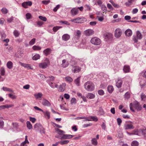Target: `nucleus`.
<instances>
[{"mask_svg": "<svg viewBox=\"0 0 146 146\" xmlns=\"http://www.w3.org/2000/svg\"><path fill=\"white\" fill-rule=\"evenodd\" d=\"M49 85L53 88H57L58 86V85L56 84L55 83H53L52 82H50V81H48V82Z\"/></svg>", "mask_w": 146, "mask_h": 146, "instance_id": "obj_18", "label": "nucleus"}, {"mask_svg": "<svg viewBox=\"0 0 146 146\" xmlns=\"http://www.w3.org/2000/svg\"><path fill=\"white\" fill-rule=\"evenodd\" d=\"M1 74L2 76H4L5 75V70L3 67H2L0 69Z\"/></svg>", "mask_w": 146, "mask_h": 146, "instance_id": "obj_51", "label": "nucleus"}, {"mask_svg": "<svg viewBox=\"0 0 146 146\" xmlns=\"http://www.w3.org/2000/svg\"><path fill=\"white\" fill-rule=\"evenodd\" d=\"M80 17H78L74 19H72L71 21L75 23H79V20Z\"/></svg>", "mask_w": 146, "mask_h": 146, "instance_id": "obj_36", "label": "nucleus"}, {"mask_svg": "<svg viewBox=\"0 0 146 146\" xmlns=\"http://www.w3.org/2000/svg\"><path fill=\"white\" fill-rule=\"evenodd\" d=\"M124 127L125 129H133L134 128V127L131 124H125Z\"/></svg>", "mask_w": 146, "mask_h": 146, "instance_id": "obj_14", "label": "nucleus"}, {"mask_svg": "<svg viewBox=\"0 0 146 146\" xmlns=\"http://www.w3.org/2000/svg\"><path fill=\"white\" fill-rule=\"evenodd\" d=\"M92 144L94 145H96L98 144V142L96 139L95 138H93L91 140Z\"/></svg>", "mask_w": 146, "mask_h": 146, "instance_id": "obj_38", "label": "nucleus"}, {"mask_svg": "<svg viewBox=\"0 0 146 146\" xmlns=\"http://www.w3.org/2000/svg\"><path fill=\"white\" fill-rule=\"evenodd\" d=\"M90 118L92 119L93 121H98V119L96 116H91Z\"/></svg>", "mask_w": 146, "mask_h": 146, "instance_id": "obj_61", "label": "nucleus"}, {"mask_svg": "<svg viewBox=\"0 0 146 146\" xmlns=\"http://www.w3.org/2000/svg\"><path fill=\"white\" fill-rule=\"evenodd\" d=\"M74 136V135L69 134H63L60 138L61 140L70 139Z\"/></svg>", "mask_w": 146, "mask_h": 146, "instance_id": "obj_8", "label": "nucleus"}, {"mask_svg": "<svg viewBox=\"0 0 146 146\" xmlns=\"http://www.w3.org/2000/svg\"><path fill=\"white\" fill-rule=\"evenodd\" d=\"M80 77H78L74 81L75 83L77 86L80 85Z\"/></svg>", "mask_w": 146, "mask_h": 146, "instance_id": "obj_39", "label": "nucleus"}, {"mask_svg": "<svg viewBox=\"0 0 146 146\" xmlns=\"http://www.w3.org/2000/svg\"><path fill=\"white\" fill-rule=\"evenodd\" d=\"M117 121L118 125H120L122 122V120L120 118H118L117 119Z\"/></svg>", "mask_w": 146, "mask_h": 146, "instance_id": "obj_63", "label": "nucleus"}, {"mask_svg": "<svg viewBox=\"0 0 146 146\" xmlns=\"http://www.w3.org/2000/svg\"><path fill=\"white\" fill-rule=\"evenodd\" d=\"M70 38L69 35L67 34L64 35L62 36V39L63 40L65 41L68 40Z\"/></svg>", "mask_w": 146, "mask_h": 146, "instance_id": "obj_26", "label": "nucleus"}, {"mask_svg": "<svg viewBox=\"0 0 146 146\" xmlns=\"http://www.w3.org/2000/svg\"><path fill=\"white\" fill-rule=\"evenodd\" d=\"M91 42L95 45H100L101 43V40L99 38L95 37L92 38L90 40Z\"/></svg>", "mask_w": 146, "mask_h": 146, "instance_id": "obj_3", "label": "nucleus"}, {"mask_svg": "<svg viewBox=\"0 0 146 146\" xmlns=\"http://www.w3.org/2000/svg\"><path fill=\"white\" fill-rule=\"evenodd\" d=\"M11 106L8 105H1L0 106V111L3 110H4L6 108L8 109L11 107Z\"/></svg>", "mask_w": 146, "mask_h": 146, "instance_id": "obj_28", "label": "nucleus"}, {"mask_svg": "<svg viewBox=\"0 0 146 146\" xmlns=\"http://www.w3.org/2000/svg\"><path fill=\"white\" fill-rule=\"evenodd\" d=\"M87 21L86 19L84 18H80L79 20V23H82L86 21Z\"/></svg>", "mask_w": 146, "mask_h": 146, "instance_id": "obj_44", "label": "nucleus"}, {"mask_svg": "<svg viewBox=\"0 0 146 146\" xmlns=\"http://www.w3.org/2000/svg\"><path fill=\"white\" fill-rule=\"evenodd\" d=\"M32 59L34 60H36L40 58V56L38 54H33L32 55Z\"/></svg>", "mask_w": 146, "mask_h": 146, "instance_id": "obj_20", "label": "nucleus"}, {"mask_svg": "<svg viewBox=\"0 0 146 146\" xmlns=\"http://www.w3.org/2000/svg\"><path fill=\"white\" fill-rule=\"evenodd\" d=\"M112 38L113 35L111 33H107L104 35V38L105 40L107 42L111 40Z\"/></svg>", "mask_w": 146, "mask_h": 146, "instance_id": "obj_4", "label": "nucleus"}, {"mask_svg": "<svg viewBox=\"0 0 146 146\" xmlns=\"http://www.w3.org/2000/svg\"><path fill=\"white\" fill-rule=\"evenodd\" d=\"M142 76L143 77L146 78V71H143L142 72Z\"/></svg>", "mask_w": 146, "mask_h": 146, "instance_id": "obj_64", "label": "nucleus"}, {"mask_svg": "<svg viewBox=\"0 0 146 146\" xmlns=\"http://www.w3.org/2000/svg\"><path fill=\"white\" fill-rule=\"evenodd\" d=\"M40 133L44 134L45 133V129L42 127H41L40 129Z\"/></svg>", "mask_w": 146, "mask_h": 146, "instance_id": "obj_58", "label": "nucleus"}, {"mask_svg": "<svg viewBox=\"0 0 146 146\" xmlns=\"http://www.w3.org/2000/svg\"><path fill=\"white\" fill-rule=\"evenodd\" d=\"M81 68L78 66H73L72 68V70L73 72L74 73L79 72L81 70Z\"/></svg>", "mask_w": 146, "mask_h": 146, "instance_id": "obj_11", "label": "nucleus"}, {"mask_svg": "<svg viewBox=\"0 0 146 146\" xmlns=\"http://www.w3.org/2000/svg\"><path fill=\"white\" fill-rule=\"evenodd\" d=\"M36 39L33 38L29 42V44L30 45H33L34 44L35 42Z\"/></svg>", "mask_w": 146, "mask_h": 146, "instance_id": "obj_52", "label": "nucleus"}, {"mask_svg": "<svg viewBox=\"0 0 146 146\" xmlns=\"http://www.w3.org/2000/svg\"><path fill=\"white\" fill-rule=\"evenodd\" d=\"M65 80L66 81L68 82H71L73 81L72 78L70 76L66 77L65 78Z\"/></svg>", "mask_w": 146, "mask_h": 146, "instance_id": "obj_41", "label": "nucleus"}, {"mask_svg": "<svg viewBox=\"0 0 146 146\" xmlns=\"http://www.w3.org/2000/svg\"><path fill=\"white\" fill-rule=\"evenodd\" d=\"M33 49L34 50H40L41 49V47L39 46L34 45L33 47Z\"/></svg>", "mask_w": 146, "mask_h": 146, "instance_id": "obj_35", "label": "nucleus"}, {"mask_svg": "<svg viewBox=\"0 0 146 146\" xmlns=\"http://www.w3.org/2000/svg\"><path fill=\"white\" fill-rule=\"evenodd\" d=\"M12 125L13 127L15 128H17L19 127V124L17 122L13 123Z\"/></svg>", "mask_w": 146, "mask_h": 146, "instance_id": "obj_55", "label": "nucleus"}, {"mask_svg": "<svg viewBox=\"0 0 146 146\" xmlns=\"http://www.w3.org/2000/svg\"><path fill=\"white\" fill-rule=\"evenodd\" d=\"M38 17L39 19H40V20L44 21H46L47 20V19L45 17H43L41 16H39Z\"/></svg>", "mask_w": 146, "mask_h": 146, "instance_id": "obj_54", "label": "nucleus"}, {"mask_svg": "<svg viewBox=\"0 0 146 146\" xmlns=\"http://www.w3.org/2000/svg\"><path fill=\"white\" fill-rule=\"evenodd\" d=\"M59 142L60 143L61 145H63L68 143L69 142V141L68 140H65L63 141H61Z\"/></svg>", "mask_w": 146, "mask_h": 146, "instance_id": "obj_37", "label": "nucleus"}, {"mask_svg": "<svg viewBox=\"0 0 146 146\" xmlns=\"http://www.w3.org/2000/svg\"><path fill=\"white\" fill-rule=\"evenodd\" d=\"M110 2L112 4V5L114 6V7L118 8L119 7V6L117 4L115 3L113 1L111 0L110 1Z\"/></svg>", "mask_w": 146, "mask_h": 146, "instance_id": "obj_42", "label": "nucleus"}, {"mask_svg": "<svg viewBox=\"0 0 146 146\" xmlns=\"http://www.w3.org/2000/svg\"><path fill=\"white\" fill-rule=\"evenodd\" d=\"M44 115L46 117L47 119H49L50 118V112L48 111H46L45 112H44Z\"/></svg>", "mask_w": 146, "mask_h": 146, "instance_id": "obj_43", "label": "nucleus"}, {"mask_svg": "<svg viewBox=\"0 0 146 146\" xmlns=\"http://www.w3.org/2000/svg\"><path fill=\"white\" fill-rule=\"evenodd\" d=\"M30 120L32 123H34L36 121V119L35 118L30 117L29 118Z\"/></svg>", "mask_w": 146, "mask_h": 146, "instance_id": "obj_62", "label": "nucleus"}, {"mask_svg": "<svg viewBox=\"0 0 146 146\" xmlns=\"http://www.w3.org/2000/svg\"><path fill=\"white\" fill-rule=\"evenodd\" d=\"M85 89L88 91H92L95 89V86L94 83L91 81H87L84 84Z\"/></svg>", "mask_w": 146, "mask_h": 146, "instance_id": "obj_1", "label": "nucleus"}, {"mask_svg": "<svg viewBox=\"0 0 146 146\" xmlns=\"http://www.w3.org/2000/svg\"><path fill=\"white\" fill-rule=\"evenodd\" d=\"M66 86V84L65 83H62V84L60 85L58 91L61 92L64 91L65 89Z\"/></svg>", "mask_w": 146, "mask_h": 146, "instance_id": "obj_13", "label": "nucleus"}, {"mask_svg": "<svg viewBox=\"0 0 146 146\" xmlns=\"http://www.w3.org/2000/svg\"><path fill=\"white\" fill-rule=\"evenodd\" d=\"M19 63L21 66L25 68H29L31 69H33V68L31 66L30 64L23 63L20 62H19Z\"/></svg>", "mask_w": 146, "mask_h": 146, "instance_id": "obj_10", "label": "nucleus"}, {"mask_svg": "<svg viewBox=\"0 0 146 146\" xmlns=\"http://www.w3.org/2000/svg\"><path fill=\"white\" fill-rule=\"evenodd\" d=\"M125 34L126 36H130L132 35V32L131 30L128 29L125 31Z\"/></svg>", "mask_w": 146, "mask_h": 146, "instance_id": "obj_21", "label": "nucleus"}, {"mask_svg": "<svg viewBox=\"0 0 146 146\" xmlns=\"http://www.w3.org/2000/svg\"><path fill=\"white\" fill-rule=\"evenodd\" d=\"M99 111L100 115H103L104 113V112L102 108L101 107L99 108Z\"/></svg>", "mask_w": 146, "mask_h": 146, "instance_id": "obj_48", "label": "nucleus"}, {"mask_svg": "<svg viewBox=\"0 0 146 146\" xmlns=\"http://www.w3.org/2000/svg\"><path fill=\"white\" fill-rule=\"evenodd\" d=\"M34 96L36 99L41 100L42 96V94L41 93H38L34 94Z\"/></svg>", "mask_w": 146, "mask_h": 146, "instance_id": "obj_19", "label": "nucleus"}, {"mask_svg": "<svg viewBox=\"0 0 146 146\" xmlns=\"http://www.w3.org/2000/svg\"><path fill=\"white\" fill-rule=\"evenodd\" d=\"M3 89L4 91H9L10 92H12V90L11 89L6 87H3Z\"/></svg>", "mask_w": 146, "mask_h": 146, "instance_id": "obj_53", "label": "nucleus"}, {"mask_svg": "<svg viewBox=\"0 0 146 146\" xmlns=\"http://www.w3.org/2000/svg\"><path fill=\"white\" fill-rule=\"evenodd\" d=\"M26 17L27 19H29L31 18L32 16L30 13H28L26 14Z\"/></svg>", "mask_w": 146, "mask_h": 146, "instance_id": "obj_57", "label": "nucleus"}, {"mask_svg": "<svg viewBox=\"0 0 146 146\" xmlns=\"http://www.w3.org/2000/svg\"><path fill=\"white\" fill-rule=\"evenodd\" d=\"M7 66L9 69H11L13 68V63L11 61H9L7 63Z\"/></svg>", "mask_w": 146, "mask_h": 146, "instance_id": "obj_32", "label": "nucleus"}, {"mask_svg": "<svg viewBox=\"0 0 146 146\" xmlns=\"http://www.w3.org/2000/svg\"><path fill=\"white\" fill-rule=\"evenodd\" d=\"M130 97V93L129 92H127L125 93L124 95V97L126 99H128Z\"/></svg>", "mask_w": 146, "mask_h": 146, "instance_id": "obj_50", "label": "nucleus"}, {"mask_svg": "<svg viewBox=\"0 0 146 146\" xmlns=\"http://www.w3.org/2000/svg\"><path fill=\"white\" fill-rule=\"evenodd\" d=\"M123 70L125 73L129 72L130 70L129 66L127 65H125L124 66Z\"/></svg>", "mask_w": 146, "mask_h": 146, "instance_id": "obj_24", "label": "nucleus"}, {"mask_svg": "<svg viewBox=\"0 0 146 146\" xmlns=\"http://www.w3.org/2000/svg\"><path fill=\"white\" fill-rule=\"evenodd\" d=\"M2 12L4 14H6L8 13V10L7 9L5 8H3L1 10Z\"/></svg>", "mask_w": 146, "mask_h": 146, "instance_id": "obj_47", "label": "nucleus"}, {"mask_svg": "<svg viewBox=\"0 0 146 146\" xmlns=\"http://www.w3.org/2000/svg\"><path fill=\"white\" fill-rule=\"evenodd\" d=\"M134 107L137 110H140L142 109V107L140 106L139 103L137 102L135 103Z\"/></svg>", "mask_w": 146, "mask_h": 146, "instance_id": "obj_15", "label": "nucleus"}, {"mask_svg": "<svg viewBox=\"0 0 146 146\" xmlns=\"http://www.w3.org/2000/svg\"><path fill=\"white\" fill-rule=\"evenodd\" d=\"M69 63L68 62H66V60L64 59L62 61V63L61 64L62 67L63 68L67 67L69 65Z\"/></svg>", "mask_w": 146, "mask_h": 146, "instance_id": "obj_22", "label": "nucleus"}, {"mask_svg": "<svg viewBox=\"0 0 146 146\" xmlns=\"http://www.w3.org/2000/svg\"><path fill=\"white\" fill-rule=\"evenodd\" d=\"M32 3L31 1H28L24 2L23 3L22 5V6L25 8H28V6H31L32 5Z\"/></svg>", "mask_w": 146, "mask_h": 146, "instance_id": "obj_9", "label": "nucleus"}, {"mask_svg": "<svg viewBox=\"0 0 146 146\" xmlns=\"http://www.w3.org/2000/svg\"><path fill=\"white\" fill-rule=\"evenodd\" d=\"M50 51L51 49L49 48H47L44 50L43 53L46 56L50 54Z\"/></svg>", "mask_w": 146, "mask_h": 146, "instance_id": "obj_27", "label": "nucleus"}, {"mask_svg": "<svg viewBox=\"0 0 146 146\" xmlns=\"http://www.w3.org/2000/svg\"><path fill=\"white\" fill-rule=\"evenodd\" d=\"M56 130L57 132L58 133L59 135H62V133H64V132L63 131L60 129L58 128L56 129Z\"/></svg>", "mask_w": 146, "mask_h": 146, "instance_id": "obj_45", "label": "nucleus"}, {"mask_svg": "<svg viewBox=\"0 0 146 146\" xmlns=\"http://www.w3.org/2000/svg\"><path fill=\"white\" fill-rule=\"evenodd\" d=\"M132 146H138L139 143L137 141H133L131 144Z\"/></svg>", "mask_w": 146, "mask_h": 146, "instance_id": "obj_40", "label": "nucleus"}, {"mask_svg": "<svg viewBox=\"0 0 146 146\" xmlns=\"http://www.w3.org/2000/svg\"><path fill=\"white\" fill-rule=\"evenodd\" d=\"M136 36L138 39L139 40L141 39L142 38V35L139 31H137L136 33Z\"/></svg>", "mask_w": 146, "mask_h": 146, "instance_id": "obj_31", "label": "nucleus"}, {"mask_svg": "<svg viewBox=\"0 0 146 146\" xmlns=\"http://www.w3.org/2000/svg\"><path fill=\"white\" fill-rule=\"evenodd\" d=\"M46 78H48L49 79L47 80V82L48 81H50L52 82V81H54V80L55 78L53 76H51L46 77Z\"/></svg>", "mask_w": 146, "mask_h": 146, "instance_id": "obj_34", "label": "nucleus"}, {"mask_svg": "<svg viewBox=\"0 0 146 146\" xmlns=\"http://www.w3.org/2000/svg\"><path fill=\"white\" fill-rule=\"evenodd\" d=\"M13 34L15 37H18L19 35V33L17 30H15L13 32Z\"/></svg>", "mask_w": 146, "mask_h": 146, "instance_id": "obj_46", "label": "nucleus"}, {"mask_svg": "<svg viewBox=\"0 0 146 146\" xmlns=\"http://www.w3.org/2000/svg\"><path fill=\"white\" fill-rule=\"evenodd\" d=\"M122 84V81L121 79H119L116 82V86L118 88L121 87Z\"/></svg>", "mask_w": 146, "mask_h": 146, "instance_id": "obj_17", "label": "nucleus"}, {"mask_svg": "<svg viewBox=\"0 0 146 146\" xmlns=\"http://www.w3.org/2000/svg\"><path fill=\"white\" fill-rule=\"evenodd\" d=\"M26 124L27 127L28 129H31L32 128V125L29 121H27L26 122Z\"/></svg>", "mask_w": 146, "mask_h": 146, "instance_id": "obj_30", "label": "nucleus"}, {"mask_svg": "<svg viewBox=\"0 0 146 146\" xmlns=\"http://www.w3.org/2000/svg\"><path fill=\"white\" fill-rule=\"evenodd\" d=\"M42 127V126L39 123H36L35 125L34 128L36 130H38Z\"/></svg>", "mask_w": 146, "mask_h": 146, "instance_id": "obj_25", "label": "nucleus"}, {"mask_svg": "<svg viewBox=\"0 0 146 146\" xmlns=\"http://www.w3.org/2000/svg\"><path fill=\"white\" fill-rule=\"evenodd\" d=\"M108 90L110 93H111L113 90V88L111 86H109L108 87Z\"/></svg>", "mask_w": 146, "mask_h": 146, "instance_id": "obj_33", "label": "nucleus"}, {"mask_svg": "<svg viewBox=\"0 0 146 146\" xmlns=\"http://www.w3.org/2000/svg\"><path fill=\"white\" fill-rule=\"evenodd\" d=\"M62 28V27L56 26L54 27L53 28V30L54 32H56L59 29Z\"/></svg>", "mask_w": 146, "mask_h": 146, "instance_id": "obj_49", "label": "nucleus"}, {"mask_svg": "<svg viewBox=\"0 0 146 146\" xmlns=\"http://www.w3.org/2000/svg\"><path fill=\"white\" fill-rule=\"evenodd\" d=\"M76 99L74 98H72L71 100V102L72 104H75L76 103Z\"/></svg>", "mask_w": 146, "mask_h": 146, "instance_id": "obj_56", "label": "nucleus"}, {"mask_svg": "<svg viewBox=\"0 0 146 146\" xmlns=\"http://www.w3.org/2000/svg\"><path fill=\"white\" fill-rule=\"evenodd\" d=\"M94 33L93 30L91 29H88L86 30L84 32V34L87 36H90L93 34Z\"/></svg>", "mask_w": 146, "mask_h": 146, "instance_id": "obj_6", "label": "nucleus"}, {"mask_svg": "<svg viewBox=\"0 0 146 146\" xmlns=\"http://www.w3.org/2000/svg\"><path fill=\"white\" fill-rule=\"evenodd\" d=\"M122 33L121 30L120 29L117 28L114 32V35L116 38H118L121 36Z\"/></svg>", "mask_w": 146, "mask_h": 146, "instance_id": "obj_5", "label": "nucleus"}, {"mask_svg": "<svg viewBox=\"0 0 146 146\" xmlns=\"http://www.w3.org/2000/svg\"><path fill=\"white\" fill-rule=\"evenodd\" d=\"M50 64V62L48 59L46 58L43 62L39 64L38 66L40 68L45 69L47 68Z\"/></svg>", "mask_w": 146, "mask_h": 146, "instance_id": "obj_2", "label": "nucleus"}, {"mask_svg": "<svg viewBox=\"0 0 146 146\" xmlns=\"http://www.w3.org/2000/svg\"><path fill=\"white\" fill-rule=\"evenodd\" d=\"M145 129H140L137 130V135L141 136V135H143L144 133H145Z\"/></svg>", "mask_w": 146, "mask_h": 146, "instance_id": "obj_23", "label": "nucleus"}, {"mask_svg": "<svg viewBox=\"0 0 146 146\" xmlns=\"http://www.w3.org/2000/svg\"><path fill=\"white\" fill-rule=\"evenodd\" d=\"M43 105L47 107H49L51 106L50 103L47 100L43 99L42 102Z\"/></svg>", "mask_w": 146, "mask_h": 146, "instance_id": "obj_12", "label": "nucleus"}, {"mask_svg": "<svg viewBox=\"0 0 146 146\" xmlns=\"http://www.w3.org/2000/svg\"><path fill=\"white\" fill-rule=\"evenodd\" d=\"M98 93L100 95H102L104 94V92L102 90H100L98 91Z\"/></svg>", "mask_w": 146, "mask_h": 146, "instance_id": "obj_60", "label": "nucleus"}, {"mask_svg": "<svg viewBox=\"0 0 146 146\" xmlns=\"http://www.w3.org/2000/svg\"><path fill=\"white\" fill-rule=\"evenodd\" d=\"M86 97L87 98L92 99L94 98L95 97V95L94 94L91 93H88Z\"/></svg>", "mask_w": 146, "mask_h": 146, "instance_id": "obj_29", "label": "nucleus"}, {"mask_svg": "<svg viewBox=\"0 0 146 146\" xmlns=\"http://www.w3.org/2000/svg\"><path fill=\"white\" fill-rule=\"evenodd\" d=\"M79 13V10L76 7L72 8L70 11V13L72 16L77 15Z\"/></svg>", "mask_w": 146, "mask_h": 146, "instance_id": "obj_7", "label": "nucleus"}, {"mask_svg": "<svg viewBox=\"0 0 146 146\" xmlns=\"http://www.w3.org/2000/svg\"><path fill=\"white\" fill-rule=\"evenodd\" d=\"M9 96L12 99H14L16 98V96L12 94H9Z\"/></svg>", "mask_w": 146, "mask_h": 146, "instance_id": "obj_59", "label": "nucleus"}, {"mask_svg": "<svg viewBox=\"0 0 146 146\" xmlns=\"http://www.w3.org/2000/svg\"><path fill=\"white\" fill-rule=\"evenodd\" d=\"M81 32L79 30H76L75 32V37L76 38L77 40H78L81 36Z\"/></svg>", "mask_w": 146, "mask_h": 146, "instance_id": "obj_16", "label": "nucleus"}]
</instances>
